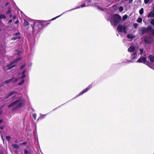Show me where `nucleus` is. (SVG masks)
Returning a JSON list of instances; mask_svg holds the SVG:
<instances>
[{
    "label": "nucleus",
    "instance_id": "1",
    "mask_svg": "<svg viewBox=\"0 0 154 154\" xmlns=\"http://www.w3.org/2000/svg\"><path fill=\"white\" fill-rule=\"evenodd\" d=\"M33 24L31 26L32 29V32L36 34L40 32L43 29L42 25L40 23V20H35L33 22Z\"/></svg>",
    "mask_w": 154,
    "mask_h": 154
},
{
    "label": "nucleus",
    "instance_id": "2",
    "mask_svg": "<svg viewBox=\"0 0 154 154\" xmlns=\"http://www.w3.org/2000/svg\"><path fill=\"white\" fill-rule=\"evenodd\" d=\"M21 100V97H20L15 101L11 102L10 104H9L8 106V107L9 108H10L14 105L16 104L19 102V104L14 108L13 110H15L18 109L20 107L24 104V100L20 101Z\"/></svg>",
    "mask_w": 154,
    "mask_h": 154
},
{
    "label": "nucleus",
    "instance_id": "3",
    "mask_svg": "<svg viewBox=\"0 0 154 154\" xmlns=\"http://www.w3.org/2000/svg\"><path fill=\"white\" fill-rule=\"evenodd\" d=\"M122 21L121 17L117 14H114L111 18L110 20L111 23L114 26L116 27Z\"/></svg>",
    "mask_w": 154,
    "mask_h": 154
},
{
    "label": "nucleus",
    "instance_id": "4",
    "mask_svg": "<svg viewBox=\"0 0 154 154\" xmlns=\"http://www.w3.org/2000/svg\"><path fill=\"white\" fill-rule=\"evenodd\" d=\"M153 40L152 38L150 35H145L143 39L145 47L146 48H149Z\"/></svg>",
    "mask_w": 154,
    "mask_h": 154
},
{
    "label": "nucleus",
    "instance_id": "5",
    "mask_svg": "<svg viewBox=\"0 0 154 154\" xmlns=\"http://www.w3.org/2000/svg\"><path fill=\"white\" fill-rule=\"evenodd\" d=\"M152 29V27L151 26H148L147 28L142 27L139 30L138 33L140 35L142 36L146 32H150L151 30Z\"/></svg>",
    "mask_w": 154,
    "mask_h": 154
},
{
    "label": "nucleus",
    "instance_id": "6",
    "mask_svg": "<svg viewBox=\"0 0 154 154\" xmlns=\"http://www.w3.org/2000/svg\"><path fill=\"white\" fill-rule=\"evenodd\" d=\"M20 58L19 57H18L13 62L9 64L6 66V67L5 68V70H9L11 69V68L16 66V65H12L13 64V63H15L17 62V61H18V60H20Z\"/></svg>",
    "mask_w": 154,
    "mask_h": 154
},
{
    "label": "nucleus",
    "instance_id": "7",
    "mask_svg": "<svg viewBox=\"0 0 154 154\" xmlns=\"http://www.w3.org/2000/svg\"><path fill=\"white\" fill-rule=\"evenodd\" d=\"M126 26L125 25H124L123 26L122 25H119L117 27V30L119 32H123L126 33H127V31L126 30Z\"/></svg>",
    "mask_w": 154,
    "mask_h": 154
},
{
    "label": "nucleus",
    "instance_id": "8",
    "mask_svg": "<svg viewBox=\"0 0 154 154\" xmlns=\"http://www.w3.org/2000/svg\"><path fill=\"white\" fill-rule=\"evenodd\" d=\"M89 0V1L88 3H85L84 4L81 5H80L78 7H76L75 8L72 9L70 10L67 11H66V12L70 11L72 10H73L76 9H78V8H83V7H86V6H88L91 4V0Z\"/></svg>",
    "mask_w": 154,
    "mask_h": 154
},
{
    "label": "nucleus",
    "instance_id": "9",
    "mask_svg": "<svg viewBox=\"0 0 154 154\" xmlns=\"http://www.w3.org/2000/svg\"><path fill=\"white\" fill-rule=\"evenodd\" d=\"M92 84H91L89 85L87 88H86V89L84 90H83L81 92H80L79 94L76 97H75L74 98H73L72 99H73L74 98H76V97H79L82 94H83L84 93L87 92V91H88L92 87Z\"/></svg>",
    "mask_w": 154,
    "mask_h": 154
},
{
    "label": "nucleus",
    "instance_id": "10",
    "mask_svg": "<svg viewBox=\"0 0 154 154\" xmlns=\"http://www.w3.org/2000/svg\"><path fill=\"white\" fill-rule=\"evenodd\" d=\"M146 61V58L145 57H140L136 62L137 63H142L145 64Z\"/></svg>",
    "mask_w": 154,
    "mask_h": 154
},
{
    "label": "nucleus",
    "instance_id": "11",
    "mask_svg": "<svg viewBox=\"0 0 154 154\" xmlns=\"http://www.w3.org/2000/svg\"><path fill=\"white\" fill-rule=\"evenodd\" d=\"M50 23V20L45 21L43 22H41V21H40V23L42 25V29H43L44 27L49 24Z\"/></svg>",
    "mask_w": 154,
    "mask_h": 154
},
{
    "label": "nucleus",
    "instance_id": "12",
    "mask_svg": "<svg viewBox=\"0 0 154 154\" xmlns=\"http://www.w3.org/2000/svg\"><path fill=\"white\" fill-rule=\"evenodd\" d=\"M138 57L137 52H134L131 54V58L132 60H134L135 59L137 58Z\"/></svg>",
    "mask_w": 154,
    "mask_h": 154
},
{
    "label": "nucleus",
    "instance_id": "13",
    "mask_svg": "<svg viewBox=\"0 0 154 154\" xmlns=\"http://www.w3.org/2000/svg\"><path fill=\"white\" fill-rule=\"evenodd\" d=\"M145 64H146V65H147L149 67L151 68L154 70V68L153 67V66H154V65L151 63H150L149 61H146Z\"/></svg>",
    "mask_w": 154,
    "mask_h": 154
},
{
    "label": "nucleus",
    "instance_id": "14",
    "mask_svg": "<svg viewBox=\"0 0 154 154\" xmlns=\"http://www.w3.org/2000/svg\"><path fill=\"white\" fill-rule=\"evenodd\" d=\"M135 50V48L133 46H130L128 49V51L129 52H134Z\"/></svg>",
    "mask_w": 154,
    "mask_h": 154
},
{
    "label": "nucleus",
    "instance_id": "15",
    "mask_svg": "<svg viewBox=\"0 0 154 154\" xmlns=\"http://www.w3.org/2000/svg\"><path fill=\"white\" fill-rule=\"evenodd\" d=\"M148 59L150 61L151 63L154 62V56L152 55H149L148 56Z\"/></svg>",
    "mask_w": 154,
    "mask_h": 154
},
{
    "label": "nucleus",
    "instance_id": "16",
    "mask_svg": "<svg viewBox=\"0 0 154 154\" xmlns=\"http://www.w3.org/2000/svg\"><path fill=\"white\" fill-rule=\"evenodd\" d=\"M127 36V38L128 39H132L135 38V36L134 35L130 34H128Z\"/></svg>",
    "mask_w": 154,
    "mask_h": 154
},
{
    "label": "nucleus",
    "instance_id": "17",
    "mask_svg": "<svg viewBox=\"0 0 154 154\" xmlns=\"http://www.w3.org/2000/svg\"><path fill=\"white\" fill-rule=\"evenodd\" d=\"M14 77H13V78H12L10 79H9L5 81V82L6 84H7L9 83H10L14 79Z\"/></svg>",
    "mask_w": 154,
    "mask_h": 154
},
{
    "label": "nucleus",
    "instance_id": "18",
    "mask_svg": "<svg viewBox=\"0 0 154 154\" xmlns=\"http://www.w3.org/2000/svg\"><path fill=\"white\" fill-rule=\"evenodd\" d=\"M46 116V114H41V116L37 119V121H38L39 120H41L44 118Z\"/></svg>",
    "mask_w": 154,
    "mask_h": 154
},
{
    "label": "nucleus",
    "instance_id": "19",
    "mask_svg": "<svg viewBox=\"0 0 154 154\" xmlns=\"http://www.w3.org/2000/svg\"><path fill=\"white\" fill-rule=\"evenodd\" d=\"M17 93V92L16 91H13L11 92H10L9 94H8L10 96H11L12 95L14 94H16Z\"/></svg>",
    "mask_w": 154,
    "mask_h": 154
},
{
    "label": "nucleus",
    "instance_id": "20",
    "mask_svg": "<svg viewBox=\"0 0 154 154\" xmlns=\"http://www.w3.org/2000/svg\"><path fill=\"white\" fill-rule=\"evenodd\" d=\"M12 146L15 149H17L19 148V146L16 144H12Z\"/></svg>",
    "mask_w": 154,
    "mask_h": 154
},
{
    "label": "nucleus",
    "instance_id": "21",
    "mask_svg": "<svg viewBox=\"0 0 154 154\" xmlns=\"http://www.w3.org/2000/svg\"><path fill=\"white\" fill-rule=\"evenodd\" d=\"M6 17L5 15L4 14H0V19H5Z\"/></svg>",
    "mask_w": 154,
    "mask_h": 154
},
{
    "label": "nucleus",
    "instance_id": "22",
    "mask_svg": "<svg viewBox=\"0 0 154 154\" xmlns=\"http://www.w3.org/2000/svg\"><path fill=\"white\" fill-rule=\"evenodd\" d=\"M24 25L25 26H27L29 24V23L25 19H24V22L23 23Z\"/></svg>",
    "mask_w": 154,
    "mask_h": 154
},
{
    "label": "nucleus",
    "instance_id": "23",
    "mask_svg": "<svg viewBox=\"0 0 154 154\" xmlns=\"http://www.w3.org/2000/svg\"><path fill=\"white\" fill-rule=\"evenodd\" d=\"M20 38H21V37L20 36H18L17 37H14L12 38H11V40L15 41L17 39H20Z\"/></svg>",
    "mask_w": 154,
    "mask_h": 154
},
{
    "label": "nucleus",
    "instance_id": "24",
    "mask_svg": "<svg viewBox=\"0 0 154 154\" xmlns=\"http://www.w3.org/2000/svg\"><path fill=\"white\" fill-rule=\"evenodd\" d=\"M66 12H66V11H65V12H63V13H62V14L61 15H59V16H57V17H54V18H53L51 20H50V21L51 20H55V19H56V18H58V17H60L61 15H62V14H64V13H66Z\"/></svg>",
    "mask_w": 154,
    "mask_h": 154
},
{
    "label": "nucleus",
    "instance_id": "25",
    "mask_svg": "<svg viewBox=\"0 0 154 154\" xmlns=\"http://www.w3.org/2000/svg\"><path fill=\"white\" fill-rule=\"evenodd\" d=\"M5 150L4 149H2L0 150V154H5Z\"/></svg>",
    "mask_w": 154,
    "mask_h": 154
},
{
    "label": "nucleus",
    "instance_id": "26",
    "mask_svg": "<svg viewBox=\"0 0 154 154\" xmlns=\"http://www.w3.org/2000/svg\"><path fill=\"white\" fill-rule=\"evenodd\" d=\"M153 17V13L152 12H150L148 14V17Z\"/></svg>",
    "mask_w": 154,
    "mask_h": 154
},
{
    "label": "nucleus",
    "instance_id": "27",
    "mask_svg": "<svg viewBox=\"0 0 154 154\" xmlns=\"http://www.w3.org/2000/svg\"><path fill=\"white\" fill-rule=\"evenodd\" d=\"M13 35H16L17 36H20L21 34L19 32H15L14 33Z\"/></svg>",
    "mask_w": 154,
    "mask_h": 154
},
{
    "label": "nucleus",
    "instance_id": "28",
    "mask_svg": "<svg viewBox=\"0 0 154 154\" xmlns=\"http://www.w3.org/2000/svg\"><path fill=\"white\" fill-rule=\"evenodd\" d=\"M97 6V9H98V10L99 11H104V10L105 9V8H102L101 7L98 6Z\"/></svg>",
    "mask_w": 154,
    "mask_h": 154
},
{
    "label": "nucleus",
    "instance_id": "29",
    "mask_svg": "<svg viewBox=\"0 0 154 154\" xmlns=\"http://www.w3.org/2000/svg\"><path fill=\"white\" fill-rule=\"evenodd\" d=\"M144 12V9L143 8H141L139 11V14L140 15H142L143 14Z\"/></svg>",
    "mask_w": 154,
    "mask_h": 154
},
{
    "label": "nucleus",
    "instance_id": "30",
    "mask_svg": "<svg viewBox=\"0 0 154 154\" xmlns=\"http://www.w3.org/2000/svg\"><path fill=\"white\" fill-rule=\"evenodd\" d=\"M142 19L141 17H139L137 19V21L138 23H140L142 22Z\"/></svg>",
    "mask_w": 154,
    "mask_h": 154
},
{
    "label": "nucleus",
    "instance_id": "31",
    "mask_svg": "<svg viewBox=\"0 0 154 154\" xmlns=\"http://www.w3.org/2000/svg\"><path fill=\"white\" fill-rule=\"evenodd\" d=\"M24 153L25 154H29L30 152L28 151L27 149H25L24 150Z\"/></svg>",
    "mask_w": 154,
    "mask_h": 154
},
{
    "label": "nucleus",
    "instance_id": "32",
    "mask_svg": "<svg viewBox=\"0 0 154 154\" xmlns=\"http://www.w3.org/2000/svg\"><path fill=\"white\" fill-rule=\"evenodd\" d=\"M128 16L127 15H125L122 17L123 20L125 21L128 18Z\"/></svg>",
    "mask_w": 154,
    "mask_h": 154
},
{
    "label": "nucleus",
    "instance_id": "33",
    "mask_svg": "<svg viewBox=\"0 0 154 154\" xmlns=\"http://www.w3.org/2000/svg\"><path fill=\"white\" fill-rule=\"evenodd\" d=\"M24 81H25L24 80V79H23L22 80V81H21V82H19L18 84V85H22L24 83Z\"/></svg>",
    "mask_w": 154,
    "mask_h": 154
},
{
    "label": "nucleus",
    "instance_id": "34",
    "mask_svg": "<svg viewBox=\"0 0 154 154\" xmlns=\"http://www.w3.org/2000/svg\"><path fill=\"white\" fill-rule=\"evenodd\" d=\"M150 34L154 37V29H152L151 31Z\"/></svg>",
    "mask_w": 154,
    "mask_h": 154
},
{
    "label": "nucleus",
    "instance_id": "35",
    "mask_svg": "<svg viewBox=\"0 0 154 154\" xmlns=\"http://www.w3.org/2000/svg\"><path fill=\"white\" fill-rule=\"evenodd\" d=\"M123 10V8L122 6H120L119 8V10L120 12H122Z\"/></svg>",
    "mask_w": 154,
    "mask_h": 154
},
{
    "label": "nucleus",
    "instance_id": "36",
    "mask_svg": "<svg viewBox=\"0 0 154 154\" xmlns=\"http://www.w3.org/2000/svg\"><path fill=\"white\" fill-rule=\"evenodd\" d=\"M11 137L10 136H6V138L8 141H9L11 139Z\"/></svg>",
    "mask_w": 154,
    "mask_h": 154
},
{
    "label": "nucleus",
    "instance_id": "37",
    "mask_svg": "<svg viewBox=\"0 0 154 154\" xmlns=\"http://www.w3.org/2000/svg\"><path fill=\"white\" fill-rule=\"evenodd\" d=\"M140 54L142 55L143 54V48H141L140 49Z\"/></svg>",
    "mask_w": 154,
    "mask_h": 154
},
{
    "label": "nucleus",
    "instance_id": "38",
    "mask_svg": "<svg viewBox=\"0 0 154 154\" xmlns=\"http://www.w3.org/2000/svg\"><path fill=\"white\" fill-rule=\"evenodd\" d=\"M138 24L137 23H134L133 24V26L134 28H136L138 26Z\"/></svg>",
    "mask_w": 154,
    "mask_h": 154
},
{
    "label": "nucleus",
    "instance_id": "39",
    "mask_svg": "<svg viewBox=\"0 0 154 154\" xmlns=\"http://www.w3.org/2000/svg\"><path fill=\"white\" fill-rule=\"evenodd\" d=\"M27 143V142H24L22 143H20V145H26Z\"/></svg>",
    "mask_w": 154,
    "mask_h": 154
},
{
    "label": "nucleus",
    "instance_id": "40",
    "mask_svg": "<svg viewBox=\"0 0 154 154\" xmlns=\"http://www.w3.org/2000/svg\"><path fill=\"white\" fill-rule=\"evenodd\" d=\"M32 116L34 119L35 120L36 119V114L35 113H34L32 114Z\"/></svg>",
    "mask_w": 154,
    "mask_h": 154
},
{
    "label": "nucleus",
    "instance_id": "41",
    "mask_svg": "<svg viewBox=\"0 0 154 154\" xmlns=\"http://www.w3.org/2000/svg\"><path fill=\"white\" fill-rule=\"evenodd\" d=\"M150 23L154 26V19H152L151 20Z\"/></svg>",
    "mask_w": 154,
    "mask_h": 154
},
{
    "label": "nucleus",
    "instance_id": "42",
    "mask_svg": "<svg viewBox=\"0 0 154 154\" xmlns=\"http://www.w3.org/2000/svg\"><path fill=\"white\" fill-rule=\"evenodd\" d=\"M149 0H144V3L146 4H148L149 2Z\"/></svg>",
    "mask_w": 154,
    "mask_h": 154
},
{
    "label": "nucleus",
    "instance_id": "43",
    "mask_svg": "<svg viewBox=\"0 0 154 154\" xmlns=\"http://www.w3.org/2000/svg\"><path fill=\"white\" fill-rule=\"evenodd\" d=\"M25 66V64H23L20 66V69H23L24 67Z\"/></svg>",
    "mask_w": 154,
    "mask_h": 154
},
{
    "label": "nucleus",
    "instance_id": "44",
    "mask_svg": "<svg viewBox=\"0 0 154 154\" xmlns=\"http://www.w3.org/2000/svg\"><path fill=\"white\" fill-rule=\"evenodd\" d=\"M12 20L11 19L10 20H9V21L8 22V23L9 24H10L12 22Z\"/></svg>",
    "mask_w": 154,
    "mask_h": 154
},
{
    "label": "nucleus",
    "instance_id": "45",
    "mask_svg": "<svg viewBox=\"0 0 154 154\" xmlns=\"http://www.w3.org/2000/svg\"><path fill=\"white\" fill-rule=\"evenodd\" d=\"M10 97V96H9V95L8 94L7 96H6V97H4V99H6Z\"/></svg>",
    "mask_w": 154,
    "mask_h": 154
},
{
    "label": "nucleus",
    "instance_id": "46",
    "mask_svg": "<svg viewBox=\"0 0 154 154\" xmlns=\"http://www.w3.org/2000/svg\"><path fill=\"white\" fill-rule=\"evenodd\" d=\"M10 97V96H9V95L8 94L7 96H6V97H4V99H6Z\"/></svg>",
    "mask_w": 154,
    "mask_h": 154
},
{
    "label": "nucleus",
    "instance_id": "47",
    "mask_svg": "<svg viewBox=\"0 0 154 154\" xmlns=\"http://www.w3.org/2000/svg\"><path fill=\"white\" fill-rule=\"evenodd\" d=\"M18 80V78H16V79H15L13 81V82L14 83H16V82Z\"/></svg>",
    "mask_w": 154,
    "mask_h": 154
},
{
    "label": "nucleus",
    "instance_id": "48",
    "mask_svg": "<svg viewBox=\"0 0 154 154\" xmlns=\"http://www.w3.org/2000/svg\"><path fill=\"white\" fill-rule=\"evenodd\" d=\"M133 1V0H129L128 2V4H129L131 3Z\"/></svg>",
    "mask_w": 154,
    "mask_h": 154
},
{
    "label": "nucleus",
    "instance_id": "49",
    "mask_svg": "<svg viewBox=\"0 0 154 154\" xmlns=\"http://www.w3.org/2000/svg\"><path fill=\"white\" fill-rule=\"evenodd\" d=\"M134 62L132 60H130L128 61V62H125V63H133Z\"/></svg>",
    "mask_w": 154,
    "mask_h": 154
},
{
    "label": "nucleus",
    "instance_id": "50",
    "mask_svg": "<svg viewBox=\"0 0 154 154\" xmlns=\"http://www.w3.org/2000/svg\"><path fill=\"white\" fill-rule=\"evenodd\" d=\"M11 11L10 10H9L6 12V13L7 14H10V13H11Z\"/></svg>",
    "mask_w": 154,
    "mask_h": 154
},
{
    "label": "nucleus",
    "instance_id": "51",
    "mask_svg": "<svg viewBox=\"0 0 154 154\" xmlns=\"http://www.w3.org/2000/svg\"><path fill=\"white\" fill-rule=\"evenodd\" d=\"M26 75L24 74V75H23L21 77V79H23L24 78H25V77H26Z\"/></svg>",
    "mask_w": 154,
    "mask_h": 154
},
{
    "label": "nucleus",
    "instance_id": "52",
    "mask_svg": "<svg viewBox=\"0 0 154 154\" xmlns=\"http://www.w3.org/2000/svg\"><path fill=\"white\" fill-rule=\"evenodd\" d=\"M92 0H91V2ZM89 1V0H86L84 2L85 3H88V2Z\"/></svg>",
    "mask_w": 154,
    "mask_h": 154
},
{
    "label": "nucleus",
    "instance_id": "53",
    "mask_svg": "<svg viewBox=\"0 0 154 154\" xmlns=\"http://www.w3.org/2000/svg\"><path fill=\"white\" fill-rule=\"evenodd\" d=\"M19 22V20H17L15 21V24H17Z\"/></svg>",
    "mask_w": 154,
    "mask_h": 154
},
{
    "label": "nucleus",
    "instance_id": "54",
    "mask_svg": "<svg viewBox=\"0 0 154 154\" xmlns=\"http://www.w3.org/2000/svg\"><path fill=\"white\" fill-rule=\"evenodd\" d=\"M9 3L8 2H7L5 4V6L6 7H7Z\"/></svg>",
    "mask_w": 154,
    "mask_h": 154
},
{
    "label": "nucleus",
    "instance_id": "55",
    "mask_svg": "<svg viewBox=\"0 0 154 154\" xmlns=\"http://www.w3.org/2000/svg\"><path fill=\"white\" fill-rule=\"evenodd\" d=\"M26 72V70H24V71H23L22 72V74H23L24 75V74L25 73V72Z\"/></svg>",
    "mask_w": 154,
    "mask_h": 154
},
{
    "label": "nucleus",
    "instance_id": "56",
    "mask_svg": "<svg viewBox=\"0 0 154 154\" xmlns=\"http://www.w3.org/2000/svg\"><path fill=\"white\" fill-rule=\"evenodd\" d=\"M14 142L15 143H18V140H15L14 141Z\"/></svg>",
    "mask_w": 154,
    "mask_h": 154
},
{
    "label": "nucleus",
    "instance_id": "57",
    "mask_svg": "<svg viewBox=\"0 0 154 154\" xmlns=\"http://www.w3.org/2000/svg\"><path fill=\"white\" fill-rule=\"evenodd\" d=\"M3 121V120L2 119H1L0 120V123H1Z\"/></svg>",
    "mask_w": 154,
    "mask_h": 154
},
{
    "label": "nucleus",
    "instance_id": "58",
    "mask_svg": "<svg viewBox=\"0 0 154 154\" xmlns=\"http://www.w3.org/2000/svg\"><path fill=\"white\" fill-rule=\"evenodd\" d=\"M16 16H14L13 17V19H15L16 18Z\"/></svg>",
    "mask_w": 154,
    "mask_h": 154
},
{
    "label": "nucleus",
    "instance_id": "59",
    "mask_svg": "<svg viewBox=\"0 0 154 154\" xmlns=\"http://www.w3.org/2000/svg\"><path fill=\"white\" fill-rule=\"evenodd\" d=\"M23 124H24V122H25V118H24L23 119Z\"/></svg>",
    "mask_w": 154,
    "mask_h": 154
},
{
    "label": "nucleus",
    "instance_id": "60",
    "mask_svg": "<svg viewBox=\"0 0 154 154\" xmlns=\"http://www.w3.org/2000/svg\"><path fill=\"white\" fill-rule=\"evenodd\" d=\"M0 128L1 129H2L3 128V127L2 126H1L0 127Z\"/></svg>",
    "mask_w": 154,
    "mask_h": 154
},
{
    "label": "nucleus",
    "instance_id": "61",
    "mask_svg": "<svg viewBox=\"0 0 154 154\" xmlns=\"http://www.w3.org/2000/svg\"><path fill=\"white\" fill-rule=\"evenodd\" d=\"M60 106H59L58 107H57V108H56L54 109L53 110H54L56 109H57V108H58L59 107H60Z\"/></svg>",
    "mask_w": 154,
    "mask_h": 154
},
{
    "label": "nucleus",
    "instance_id": "62",
    "mask_svg": "<svg viewBox=\"0 0 154 154\" xmlns=\"http://www.w3.org/2000/svg\"><path fill=\"white\" fill-rule=\"evenodd\" d=\"M12 14H10V16L11 17H12Z\"/></svg>",
    "mask_w": 154,
    "mask_h": 154
},
{
    "label": "nucleus",
    "instance_id": "63",
    "mask_svg": "<svg viewBox=\"0 0 154 154\" xmlns=\"http://www.w3.org/2000/svg\"><path fill=\"white\" fill-rule=\"evenodd\" d=\"M97 2H99V1H100V0H97Z\"/></svg>",
    "mask_w": 154,
    "mask_h": 154
},
{
    "label": "nucleus",
    "instance_id": "64",
    "mask_svg": "<svg viewBox=\"0 0 154 154\" xmlns=\"http://www.w3.org/2000/svg\"><path fill=\"white\" fill-rule=\"evenodd\" d=\"M116 5H114L113 6V7H114Z\"/></svg>",
    "mask_w": 154,
    "mask_h": 154
}]
</instances>
